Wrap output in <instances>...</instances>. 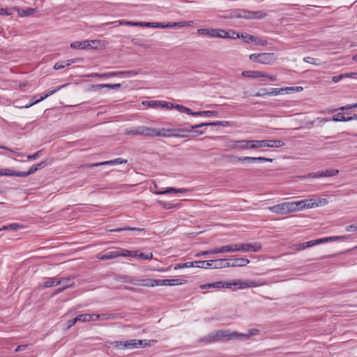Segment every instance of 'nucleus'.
<instances>
[{
  "mask_svg": "<svg viewBox=\"0 0 357 357\" xmlns=\"http://www.w3.org/2000/svg\"><path fill=\"white\" fill-rule=\"evenodd\" d=\"M198 33L208 36L212 38L236 39L238 33L233 30H224L220 29H199Z\"/></svg>",
  "mask_w": 357,
  "mask_h": 357,
  "instance_id": "f257e3e1",
  "label": "nucleus"
},
{
  "mask_svg": "<svg viewBox=\"0 0 357 357\" xmlns=\"http://www.w3.org/2000/svg\"><path fill=\"white\" fill-rule=\"evenodd\" d=\"M229 124L228 121H215V122H209V123H201L199 124H196L194 126H185V128H174V137H188V133L190 132L192 130L196 129L198 128H202L204 126H227Z\"/></svg>",
  "mask_w": 357,
  "mask_h": 357,
  "instance_id": "f03ea898",
  "label": "nucleus"
},
{
  "mask_svg": "<svg viewBox=\"0 0 357 357\" xmlns=\"http://www.w3.org/2000/svg\"><path fill=\"white\" fill-rule=\"evenodd\" d=\"M236 333L229 330H219L213 333L207 335L202 341L206 343H211L222 340H231L234 339Z\"/></svg>",
  "mask_w": 357,
  "mask_h": 357,
  "instance_id": "7ed1b4c3",
  "label": "nucleus"
},
{
  "mask_svg": "<svg viewBox=\"0 0 357 357\" xmlns=\"http://www.w3.org/2000/svg\"><path fill=\"white\" fill-rule=\"evenodd\" d=\"M119 281L130 283L134 285L145 286V287H153L156 281L155 280L149 279L147 278H135L132 276H122L119 279Z\"/></svg>",
  "mask_w": 357,
  "mask_h": 357,
  "instance_id": "20e7f679",
  "label": "nucleus"
},
{
  "mask_svg": "<svg viewBox=\"0 0 357 357\" xmlns=\"http://www.w3.org/2000/svg\"><path fill=\"white\" fill-rule=\"evenodd\" d=\"M223 288L231 289L234 287V290L237 289H243L249 287H256L261 286L262 284L254 281L234 280L231 282H224Z\"/></svg>",
  "mask_w": 357,
  "mask_h": 357,
  "instance_id": "39448f33",
  "label": "nucleus"
},
{
  "mask_svg": "<svg viewBox=\"0 0 357 357\" xmlns=\"http://www.w3.org/2000/svg\"><path fill=\"white\" fill-rule=\"evenodd\" d=\"M126 135H142L148 137H153L156 135V130L154 128L139 126L130 128H127L124 131Z\"/></svg>",
  "mask_w": 357,
  "mask_h": 357,
  "instance_id": "423d86ee",
  "label": "nucleus"
},
{
  "mask_svg": "<svg viewBox=\"0 0 357 357\" xmlns=\"http://www.w3.org/2000/svg\"><path fill=\"white\" fill-rule=\"evenodd\" d=\"M249 58L252 61L267 65L273 64L276 59L273 53L252 54Z\"/></svg>",
  "mask_w": 357,
  "mask_h": 357,
  "instance_id": "0eeeda50",
  "label": "nucleus"
},
{
  "mask_svg": "<svg viewBox=\"0 0 357 357\" xmlns=\"http://www.w3.org/2000/svg\"><path fill=\"white\" fill-rule=\"evenodd\" d=\"M262 248L261 244L259 242L254 243H235L233 244L234 252H259Z\"/></svg>",
  "mask_w": 357,
  "mask_h": 357,
  "instance_id": "6e6552de",
  "label": "nucleus"
},
{
  "mask_svg": "<svg viewBox=\"0 0 357 357\" xmlns=\"http://www.w3.org/2000/svg\"><path fill=\"white\" fill-rule=\"evenodd\" d=\"M291 204L292 205V212L318 206V204L312 199L292 202Z\"/></svg>",
  "mask_w": 357,
  "mask_h": 357,
  "instance_id": "1a4fd4ad",
  "label": "nucleus"
},
{
  "mask_svg": "<svg viewBox=\"0 0 357 357\" xmlns=\"http://www.w3.org/2000/svg\"><path fill=\"white\" fill-rule=\"evenodd\" d=\"M119 256H124V257L132 256V257H133L134 255L128 250H124L123 252H122V253L119 250H112V251L107 252L106 253H104V254L99 253L97 255L96 258L98 259H101V260H107V259L116 258ZM135 256H136V255H135Z\"/></svg>",
  "mask_w": 357,
  "mask_h": 357,
  "instance_id": "9d476101",
  "label": "nucleus"
},
{
  "mask_svg": "<svg viewBox=\"0 0 357 357\" xmlns=\"http://www.w3.org/2000/svg\"><path fill=\"white\" fill-rule=\"evenodd\" d=\"M268 209L273 213L281 215L293 213L291 202H284L280 204L274 205L268 207Z\"/></svg>",
  "mask_w": 357,
  "mask_h": 357,
  "instance_id": "9b49d317",
  "label": "nucleus"
},
{
  "mask_svg": "<svg viewBox=\"0 0 357 357\" xmlns=\"http://www.w3.org/2000/svg\"><path fill=\"white\" fill-rule=\"evenodd\" d=\"M237 16L238 17L248 20H260L265 18L267 16V14L263 11H248L243 10L239 11Z\"/></svg>",
  "mask_w": 357,
  "mask_h": 357,
  "instance_id": "f8f14e48",
  "label": "nucleus"
},
{
  "mask_svg": "<svg viewBox=\"0 0 357 357\" xmlns=\"http://www.w3.org/2000/svg\"><path fill=\"white\" fill-rule=\"evenodd\" d=\"M187 281L181 279H158V286H176L185 284Z\"/></svg>",
  "mask_w": 357,
  "mask_h": 357,
  "instance_id": "ddd939ff",
  "label": "nucleus"
},
{
  "mask_svg": "<svg viewBox=\"0 0 357 357\" xmlns=\"http://www.w3.org/2000/svg\"><path fill=\"white\" fill-rule=\"evenodd\" d=\"M98 42L99 41H97V40H91V41L84 40V41H81V42L77 41V42L72 43L70 44V47L72 48L80 49V50L90 49V48H92V45H91L92 43L95 44Z\"/></svg>",
  "mask_w": 357,
  "mask_h": 357,
  "instance_id": "4468645a",
  "label": "nucleus"
},
{
  "mask_svg": "<svg viewBox=\"0 0 357 357\" xmlns=\"http://www.w3.org/2000/svg\"><path fill=\"white\" fill-rule=\"evenodd\" d=\"M236 335H234V339H240L241 340H245L249 339L250 337L257 335L259 333V331L257 328H252L248 331L247 333H241L236 331H234Z\"/></svg>",
  "mask_w": 357,
  "mask_h": 357,
  "instance_id": "2eb2a0df",
  "label": "nucleus"
},
{
  "mask_svg": "<svg viewBox=\"0 0 357 357\" xmlns=\"http://www.w3.org/2000/svg\"><path fill=\"white\" fill-rule=\"evenodd\" d=\"M234 149H252V140H238L234 141L232 144Z\"/></svg>",
  "mask_w": 357,
  "mask_h": 357,
  "instance_id": "dca6fc26",
  "label": "nucleus"
},
{
  "mask_svg": "<svg viewBox=\"0 0 357 357\" xmlns=\"http://www.w3.org/2000/svg\"><path fill=\"white\" fill-rule=\"evenodd\" d=\"M59 284H61V280H60L59 278H47L40 285V287L44 289Z\"/></svg>",
  "mask_w": 357,
  "mask_h": 357,
  "instance_id": "f3484780",
  "label": "nucleus"
},
{
  "mask_svg": "<svg viewBox=\"0 0 357 357\" xmlns=\"http://www.w3.org/2000/svg\"><path fill=\"white\" fill-rule=\"evenodd\" d=\"M131 71H119V72H111L107 73H96L93 77H121L124 75L131 74Z\"/></svg>",
  "mask_w": 357,
  "mask_h": 357,
  "instance_id": "a211bd4d",
  "label": "nucleus"
},
{
  "mask_svg": "<svg viewBox=\"0 0 357 357\" xmlns=\"http://www.w3.org/2000/svg\"><path fill=\"white\" fill-rule=\"evenodd\" d=\"M189 191L190 190L187 188H167L165 190H158V195H166L169 193H183Z\"/></svg>",
  "mask_w": 357,
  "mask_h": 357,
  "instance_id": "6ab92c4d",
  "label": "nucleus"
},
{
  "mask_svg": "<svg viewBox=\"0 0 357 357\" xmlns=\"http://www.w3.org/2000/svg\"><path fill=\"white\" fill-rule=\"evenodd\" d=\"M357 119V115L354 114V116H346L344 113H337L335 114L332 119L334 121H351Z\"/></svg>",
  "mask_w": 357,
  "mask_h": 357,
  "instance_id": "aec40b11",
  "label": "nucleus"
},
{
  "mask_svg": "<svg viewBox=\"0 0 357 357\" xmlns=\"http://www.w3.org/2000/svg\"><path fill=\"white\" fill-rule=\"evenodd\" d=\"M250 263V260L246 258H236L233 259L232 263L230 262L231 267H242L245 266Z\"/></svg>",
  "mask_w": 357,
  "mask_h": 357,
  "instance_id": "412c9836",
  "label": "nucleus"
},
{
  "mask_svg": "<svg viewBox=\"0 0 357 357\" xmlns=\"http://www.w3.org/2000/svg\"><path fill=\"white\" fill-rule=\"evenodd\" d=\"M242 75L246 77L258 78L265 77L264 73L257 70H246L243 71Z\"/></svg>",
  "mask_w": 357,
  "mask_h": 357,
  "instance_id": "4be33fe9",
  "label": "nucleus"
},
{
  "mask_svg": "<svg viewBox=\"0 0 357 357\" xmlns=\"http://www.w3.org/2000/svg\"><path fill=\"white\" fill-rule=\"evenodd\" d=\"M213 261L214 263L213 266L215 268L231 267L230 261H229L227 259H221Z\"/></svg>",
  "mask_w": 357,
  "mask_h": 357,
  "instance_id": "5701e85b",
  "label": "nucleus"
},
{
  "mask_svg": "<svg viewBox=\"0 0 357 357\" xmlns=\"http://www.w3.org/2000/svg\"><path fill=\"white\" fill-rule=\"evenodd\" d=\"M93 87L96 90H100L104 88H107V89H119L121 87V84H100L93 85Z\"/></svg>",
  "mask_w": 357,
  "mask_h": 357,
  "instance_id": "b1692460",
  "label": "nucleus"
},
{
  "mask_svg": "<svg viewBox=\"0 0 357 357\" xmlns=\"http://www.w3.org/2000/svg\"><path fill=\"white\" fill-rule=\"evenodd\" d=\"M75 63V59H68L66 61H61L59 62H57L54 64V68L55 70H60L66 66H70L71 63Z\"/></svg>",
  "mask_w": 357,
  "mask_h": 357,
  "instance_id": "393cba45",
  "label": "nucleus"
},
{
  "mask_svg": "<svg viewBox=\"0 0 357 357\" xmlns=\"http://www.w3.org/2000/svg\"><path fill=\"white\" fill-rule=\"evenodd\" d=\"M126 342H127V343H126L127 349L139 348L142 345V340H126Z\"/></svg>",
  "mask_w": 357,
  "mask_h": 357,
  "instance_id": "a878e982",
  "label": "nucleus"
},
{
  "mask_svg": "<svg viewBox=\"0 0 357 357\" xmlns=\"http://www.w3.org/2000/svg\"><path fill=\"white\" fill-rule=\"evenodd\" d=\"M158 136H162L165 137H174V129H158Z\"/></svg>",
  "mask_w": 357,
  "mask_h": 357,
  "instance_id": "bb28decb",
  "label": "nucleus"
},
{
  "mask_svg": "<svg viewBox=\"0 0 357 357\" xmlns=\"http://www.w3.org/2000/svg\"><path fill=\"white\" fill-rule=\"evenodd\" d=\"M266 140H252V149L267 147Z\"/></svg>",
  "mask_w": 357,
  "mask_h": 357,
  "instance_id": "cd10ccee",
  "label": "nucleus"
},
{
  "mask_svg": "<svg viewBox=\"0 0 357 357\" xmlns=\"http://www.w3.org/2000/svg\"><path fill=\"white\" fill-rule=\"evenodd\" d=\"M213 252H217V254L225 252H234L233 244L229 245H224L218 248H215Z\"/></svg>",
  "mask_w": 357,
  "mask_h": 357,
  "instance_id": "c85d7f7f",
  "label": "nucleus"
},
{
  "mask_svg": "<svg viewBox=\"0 0 357 357\" xmlns=\"http://www.w3.org/2000/svg\"><path fill=\"white\" fill-rule=\"evenodd\" d=\"M158 204L162 206V208L165 209H171V208H179L181 207V204H172V203H166L165 202H158Z\"/></svg>",
  "mask_w": 357,
  "mask_h": 357,
  "instance_id": "c756f323",
  "label": "nucleus"
},
{
  "mask_svg": "<svg viewBox=\"0 0 357 357\" xmlns=\"http://www.w3.org/2000/svg\"><path fill=\"white\" fill-rule=\"evenodd\" d=\"M93 314V321L108 320V319L114 318V316L111 314Z\"/></svg>",
  "mask_w": 357,
  "mask_h": 357,
  "instance_id": "7c9ffc66",
  "label": "nucleus"
},
{
  "mask_svg": "<svg viewBox=\"0 0 357 357\" xmlns=\"http://www.w3.org/2000/svg\"><path fill=\"white\" fill-rule=\"evenodd\" d=\"M195 266L198 268H204L205 265L208 267L213 266L214 261L213 260H208V261H194Z\"/></svg>",
  "mask_w": 357,
  "mask_h": 357,
  "instance_id": "2f4dec72",
  "label": "nucleus"
},
{
  "mask_svg": "<svg viewBox=\"0 0 357 357\" xmlns=\"http://www.w3.org/2000/svg\"><path fill=\"white\" fill-rule=\"evenodd\" d=\"M195 114L197 115V116H207V117H211V116H218V112L216 111H209V110L199 111V112H196Z\"/></svg>",
  "mask_w": 357,
  "mask_h": 357,
  "instance_id": "473e14b6",
  "label": "nucleus"
},
{
  "mask_svg": "<svg viewBox=\"0 0 357 357\" xmlns=\"http://www.w3.org/2000/svg\"><path fill=\"white\" fill-rule=\"evenodd\" d=\"M266 143L268 144H267V147H271V148H274V147L278 148V147H282L284 145V142H282L281 140H266Z\"/></svg>",
  "mask_w": 357,
  "mask_h": 357,
  "instance_id": "72a5a7b5",
  "label": "nucleus"
},
{
  "mask_svg": "<svg viewBox=\"0 0 357 357\" xmlns=\"http://www.w3.org/2000/svg\"><path fill=\"white\" fill-rule=\"evenodd\" d=\"M315 245H317V240H312L308 242L299 243L296 245V247L298 250H303Z\"/></svg>",
  "mask_w": 357,
  "mask_h": 357,
  "instance_id": "f704fd0d",
  "label": "nucleus"
},
{
  "mask_svg": "<svg viewBox=\"0 0 357 357\" xmlns=\"http://www.w3.org/2000/svg\"><path fill=\"white\" fill-rule=\"evenodd\" d=\"M236 38H241L243 40V42L246 43H252L253 36L246 33H242L241 34L238 33V37H237Z\"/></svg>",
  "mask_w": 357,
  "mask_h": 357,
  "instance_id": "c9c22d12",
  "label": "nucleus"
},
{
  "mask_svg": "<svg viewBox=\"0 0 357 357\" xmlns=\"http://www.w3.org/2000/svg\"><path fill=\"white\" fill-rule=\"evenodd\" d=\"M175 109L178 110L181 112L186 113L189 115L196 116L195 114V112H193L190 108L185 107L181 105H176Z\"/></svg>",
  "mask_w": 357,
  "mask_h": 357,
  "instance_id": "e433bc0d",
  "label": "nucleus"
},
{
  "mask_svg": "<svg viewBox=\"0 0 357 357\" xmlns=\"http://www.w3.org/2000/svg\"><path fill=\"white\" fill-rule=\"evenodd\" d=\"M175 105L172 102L167 101L158 100V107H160L162 109H172L175 108Z\"/></svg>",
  "mask_w": 357,
  "mask_h": 357,
  "instance_id": "4c0bfd02",
  "label": "nucleus"
},
{
  "mask_svg": "<svg viewBox=\"0 0 357 357\" xmlns=\"http://www.w3.org/2000/svg\"><path fill=\"white\" fill-rule=\"evenodd\" d=\"M77 317L78 321L89 322V321H93V314H80V315L77 316Z\"/></svg>",
  "mask_w": 357,
  "mask_h": 357,
  "instance_id": "58836bf2",
  "label": "nucleus"
},
{
  "mask_svg": "<svg viewBox=\"0 0 357 357\" xmlns=\"http://www.w3.org/2000/svg\"><path fill=\"white\" fill-rule=\"evenodd\" d=\"M252 43H254L256 45L265 46L267 45V41L263 38L253 36Z\"/></svg>",
  "mask_w": 357,
  "mask_h": 357,
  "instance_id": "ea45409f",
  "label": "nucleus"
},
{
  "mask_svg": "<svg viewBox=\"0 0 357 357\" xmlns=\"http://www.w3.org/2000/svg\"><path fill=\"white\" fill-rule=\"evenodd\" d=\"M126 343H127L126 341H114V342H112L111 344L112 345V347L114 348H116V349H127Z\"/></svg>",
  "mask_w": 357,
  "mask_h": 357,
  "instance_id": "a19ab883",
  "label": "nucleus"
},
{
  "mask_svg": "<svg viewBox=\"0 0 357 357\" xmlns=\"http://www.w3.org/2000/svg\"><path fill=\"white\" fill-rule=\"evenodd\" d=\"M338 172V170L335 169H326L325 171H321L322 174L321 176L323 177L333 176L337 175Z\"/></svg>",
  "mask_w": 357,
  "mask_h": 357,
  "instance_id": "79ce46f5",
  "label": "nucleus"
},
{
  "mask_svg": "<svg viewBox=\"0 0 357 357\" xmlns=\"http://www.w3.org/2000/svg\"><path fill=\"white\" fill-rule=\"evenodd\" d=\"M62 87H63V86H59L57 88H56L54 90H52V91H48L47 92V93L44 96H42L40 97V99L37 100L35 101V103H38L40 101L47 98V97H49L50 96L54 94V93H56V91H58L59 90H60Z\"/></svg>",
  "mask_w": 357,
  "mask_h": 357,
  "instance_id": "37998d69",
  "label": "nucleus"
},
{
  "mask_svg": "<svg viewBox=\"0 0 357 357\" xmlns=\"http://www.w3.org/2000/svg\"><path fill=\"white\" fill-rule=\"evenodd\" d=\"M272 158H268L265 157H252V164L256 162H272Z\"/></svg>",
  "mask_w": 357,
  "mask_h": 357,
  "instance_id": "c03bdc74",
  "label": "nucleus"
},
{
  "mask_svg": "<svg viewBox=\"0 0 357 357\" xmlns=\"http://www.w3.org/2000/svg\"><path fill=\"white\" fill-rule=\"evenodd\" d=\"M36 171H37V167L32 166L28 172H20V174H18V175L20 177H26L34 173Z\"/></svg>",
  "mask_w": 357,
  "mask_h": 357,
  "instance_id": "a18cd8bd",
  "label": "nucleus"
},
{
  "mask_svg": "<svg viewBox=\"0 0 357 357\" xmlns=\"http://www.w3.org/2000/svg\"><path fill=\"white\" fill-rule=\"evenodd\" d=\"M106 162L107 163V165H120V164H123V163H126L127 160H123L121 158H116L114 160L106 161Z\"/></svg>",
  "mask_w": 357,
  "mask_h": 357,
  "instance_id": "49530a36",
  "label": "nucleus"
},
{
  "mask_svg": "<svg viewBox=\"0 0 357 357\" xmlns=\"http://www.w3.org/2000/svg\"><path fill=\"white\" fill-rule=\"evenodd\" d=\"M75 285V283L74 282H72L69 284H66L64 285L63 287H61L60 288H58L54 293H53V295H56L59 293H61L63 292V291L66 290L68 288H71V287H73Z\"/></svg>",
  "mask_w": 357,
  "mask_h": 357,
  "instance_id": "de8ad7c7",
  "label": "nucleus"
},
{
  "mask_svg": "<svg viewBox=\"0 0 357 357\" xmlns=\"http://www.w3.org/2000/svg\"><path fill=\"white\" fill-rule=\"evenodd\" d=\"M322 174L321 173V172H312V173H310L307 175H305V176H301V178H321V177H323L322 176H321Z\"/></svg>",
  "mask_w": 357,
  "mask_h": 357,
  "instance_id": "09e8293b",
  "label": "nucleus"
},
{
  "mask_svg": "<svg viewBox=\"0 0 357 357\" xmlns=\"http://www.w3.org/2000/svg\"><path fill=\"white\" fill-rule=\"evenodd\" d=\"M285 91V88H280V89L273 88V89H271V90L268 93V96H277V95L280 94L282 91Z\"/></svg>",
  "mask_w": 357,
  "mask_h": 357,
  "instance_id": "8fccbe9b",
  "label": "nucleus"
},
{
  "mask_svg": "<svg viewBox=\"0 0 357 357\" xmlns=\"http://www.w3.org/2000/svg\"><path fill=\"white\" fill-rule=\"evenodd\" d=\"M18 174H20V172L13 171L10 169H3V176H19Z\"/></svg>",
  "mask_w": 357,
  "mask_h": 357,
  "instance_id": "3c124183",
  "label": "nucleus"
},
{
  "mask_svg": "<svg viewBox=\"0 0 357 357\" xmlns=\"http://www.w3.org/2000/svg\"><path fill=\"white\" fill-rule=\"evenodd\" d=\"M35 13V9L33 8H26L23 10L21 13H20V17H26L33 15Z\"/></svg>",
  "mask_w": 357,
  "mask_h": 357,
  "instance_id": "603ef678",
  "label": "nucleus"
},
{
  "mask_svg": "<svg viewBox=\"0 0 357 357\" xmlns=\"http://www.w3.org/2000/svg\"><path fill=\"white\" fill-rule=\"evenodd\" d=\"M236 159L239 162H248L252 164V157L250 156L236 157Z\"/></svg>",
  "mask_w": 357,
  "mask_h": 357,
  "instance_id": "864d4df0",
  "label": "nucleus"
},
{
  "mask_svg": "<svg viewBox=\"0 0 357 357\" xmlns=\"http://www.w3.org/2000/svg\"><path fill=\"white\" fill-rule=\"evenodd\" d=\"M22 227L17 224V223H13V224H10V225H8L7 226H4L2 229H0L1 230L2 229H13V230H17L19 228H21Z\"/></svg>",
  "mask_w": 357,
  "mask_h": 357,
  "instance_id": "5fc2aeb1",
  "label": "nucleus"
},
{
  "mask_svg": "<svg viewBox=\"0 0 357 357\" xmlns=\"http://www.w3.org/2000/svg\"><path fill=\"white\" fill-rule=\"evenodd\" d=\"M194 266H195V263L194 262H186V263H184V264H178L175 267V269H176V268H188V267H194Z\"/></svg>",
  "mask_w": 357,
  "mask_h": 357,
  "instance_id": "6e6d98bb",
  "label": "nucleus"
},
{
  "mask_svg": "<svg viewBox=\"0 0 357 357\" xmlns=\"http://www.w3.org/2000/svg\"><path fill=\"white\" fill-rule=\"evenodd\" d=\"M347 238V236H334L328 237V242L329 241H337V240L343 241Z\"/></svg>",
  "mask_w": 357,
  "mask_h": 357,
  "instance_id": "4d7b16f0",
  "label": "nucleus"
},
{
  "mask_svg": "<svg viewBox=\"0 0 357 357\" xmlns=\"http://www.w3.org/2000/svg\"><path fill=\"white\" fill-rule=\"evenodd\" d=\"M349 77V74H342V75H340L337 76L333 77L332 80L333 82L336 83V82H338L343 77Z\"/></svg>",
  "mask_w": 357,
  "mask_h": 357,
  "instance_id": "13d9d810",
  "label": "nucleus"
},
{
  "mask_svg": "<svg viewBox=\"0 0 357 357\" xmlns=\"http://www.w3.org/2000/svg\"><path fill=\"white\" fill-rule=\"evenodd\" d=\"M303 90V88L301 86H291V87H286L285 91L288 93L289 91H301Z\"/></svg>",
  "mask_w": 357,
  "mask_h": 357,
  "instance_id": "bf43d9fd",
  "label": "nucleus"
},
{
  "mask_svg": "<svg viewBox=\"0 0 357 357\" xmlns=\"http://www.w3.org/2000/svg\"><path fill=\"white\" fill-rule=\"evenodd\" d=\"M158 28H172V23L168 22V23H163V22H158Z\"/></svg>",
  "mask_w": 357,
  "mask_h": 357,
  "instance_id": "052dcab7",
  "label": "nucleus"
},
{
  "mask_svg": "<svg viewBox=\"0 0 357 357\" xmlns=\"http://www.w3.org/2000/svg\"><path fill=\"white\" fill-rule=\"evenodd\" d=\"M102 165H107V163L106 162V161H104V162H101L88 164L86 165V167L91 168V167H98V166H102Z\"/></svg>",
  "mask_w": 357,
  "mask_h": 357,
  "instance_id": "680f3d73",
  "label": "nucleus"
},
{
  "mask_svg": "<svg viewBox=\"0 0 357 357\" xmlns=\"http://www.w3.org/2000/svg\"><path fill=\"white\" fill-rule=\"evenodd\" d=\"M142 104L143 105H147L152 107H155L156 106V101L154 100H144L142 101Z\"/></svg>",
  "mask_w": 357,
  "mask_h": 357,
  "instance_id": "e2e57ef3",
  "label": "nucleus"
},
{
  "mask_svg": "<svg viewBox=\"0 0 357 357\" xmlns=\"http://www.w3.org/2000/svg\"><path fill=\"white\" fill-rule=\"evenodd\" d=\"M345 230L348 232L357 231V225H351L345 227Z\"/></svg>",
  "mask_w": 357,
  "mask_h": 357,
  "instance_id": "0e129e2a",
  "label": "nucleus"
},
{
  "mask_svg": "<svg viewBox=\"0 0 357 357\" xmlns=\"http://www.w3.org/2000/svg\"><path fill=\"white\" fill-rule=\"evenodd\" d=\"M118 24L119 25H129V26H135V22H131V21H126V20H119L117 21Z\"/></svg>",
  "mask_w": 357,
  "mask_h": 357,
  "instance_id": "69168bd1",
  "label": "nucleus"
},
{
  "mask_svg": "<svg viewBox=\"0 0 357 357\" xmlns=\"http://www.w3.org/2000/svg\"><path fill=\"white\" fill-rule=\"evenodd\" d=\"M40 153H41V151H38L36 152L35 153H33V155H29L27 156V159L29 160H36L39 157Z\"/></svg>",
  "mask_w": 357,
  "mask_h": 357,
  "instance_id": "338daca9",
  "label": "nucleus"
},
{
  "mask_svg": "<svg viewBox=\"0 0 357 357\" xmlns=\"http://www.w3.org/2000/svg\"><path fill=\"white\" fill-rule=\"evenodd\" d=\"M77 317H75L74 319H70L68 321V326H67V328L69 329L70 328H71L73 326H74L77 322Z\"/></svg>",
  "mask_w": 357,
  "mask_h": 357,
  "instance_id": "774afa93",
  "label": "nucleus"
}]
</instances>
